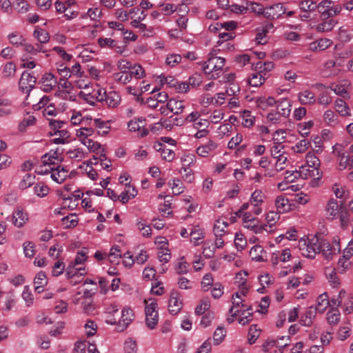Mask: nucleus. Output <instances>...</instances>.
<instances>
[{
  "label": "nucleus",
  "instance_id": "9d476101",
  "mask_svg": "<svg viewBox=\"0 0 353 353\" xmlns=\"http://www.w3.org/2000/svg\"><path fill=\"white\" fill-rule=\"evenodd\" d=\"M341 208L338 201L334 199H330L325 206V216L327 220L333 221L337 219L340 214Z\"/></svg>",
  "mask_w": 353,
  "mask_h": 353
},
{
  "label": "nucleus",
  "instance_id": "c9c22d12",
  "mask_svg": "<svg viewBox=\"0 0 353 353\" xmlns=\"http://www.w3.org/2000/svg\"><path fill=\"white\" fill-rule=\"evenodd\" d=\"M91 125L94 127L100 130H101V134H107L110 128V123L108 121H103L101 119H94L91 121Z\"/></svg>",
  "mask_w": 353,
  "mask_h": 353
},
{
  "label": "nucleus",
  "instance_id": "0e129e2a",
  "mask_svg": "<svg viewBox=\"0 0 353 353\" xmlns=\"http://www.w3.org/2000/svg\"><path fill=\"white\" fill-rule=\"evenodd\" d=\"M124 351L125 353H137V345L136 341L132 339H128L124 343Z\"/></svg>",
  "mask_w": 353,
  "mask_h": 353
},
{
  "label": "nucleus",
  "instance_id": "423d86ee",
  "mask_svg": "<svg viewBox=\"0 0 353 353\" xmlns=\"http://www.w3.org/2000/svg\"><path fill=\"white\" fill-rule=\"evenodd\" d=\"M36 81L37 78L34 75L30 72L24 71L22 72L19 81V90L25 94H29L34 88Z\"/></svg>",
  "mask_w": 353,
  "mask_h": 353
},
{
  "label": "nucleus",
  "instance_id": "e433bc0d",
  "mask_svg": "<svg viewBox=\"0 0 353 353\" xmlns=\"http://www.w3.org/2000/svg\"><path fill=\"white\" fill-rule=\"evenodd\" d=\"M319 243L321 246L320 252H321L323 255L327 259H332V255L336 254V253L334 252L332 245L329 242L323 241Z\"/></svg>",
  "mask_w": 353,
  "mask_h": 353
},
{
  "label": "nucleus",
  "instance_id": "6ab92c4d",
  "mask_svg": "<svg viewBox=\"0 0 353 353\" xmlns=\"http://www.w3.org/2000/svg\"><path fill=\"white\" fill-rule=\"evenodd\" d=\"M51 136H58L52 139V142L55 144H65L69 141L70 133L65 129L62 128L59 131L50 132Z\"/></svg>",
  "mask_w": 353,
  "mask_h": 353
},
{
  "label": "nucleus",
  "instance_id": "5701e85b",
  "mask_svg": "<svg viewBox=\"0 0 353 353\" xmlns=\"http://www.w3.org/2000/svg\"><path fill=\"white\" fill-rule=\"evenodd\" d=\"M275 205L279 213H285L291 209L290 201L283 196H278L276 197Z\"/></svg>",
  "mask_w": 353,
  "mask_h": 353
},
{
  "label": "nucleus",
  "instance_id": "c756f323",
  "mask_svg": "<svg viewBox=\"0 0 353 353\" xmlns=\"http://www.w3.org/2000/svg\"><path fill=\"white\" fill-rule=\"evenodd\" d=\"M27 214L23 210H17L13 213L12 221L15 226L18 228L22 227L28 220Z\"/></svg>",
  "mask_w": 353,
  "mask_h": 353
},
{
  "label": "nucleus",
  "instance_id": "13d9d810",
  "mask_svg": "<svg viewBox=\"0 0 353 353\" xmlns=\"http://www.w3.org/2000/svg\"><path fill=\"white\" fill-rule=\"evenodd\" d=\"M56 161H61V159L59 157H52V152L44 154L41 157V162L44 166L48 165L49 168H52V165H54L56 163Z\"/></svg>",
  "mask_w": 353,
  "mask_h": 353
},
{
  "label": "nucleus",
  "instance_id": "72a5a7b5",
  "mask_svg": "<svg viewBox=\"0 0 353 353\" xmlns=\"http://www.w3.org/2000/svg\"><path fill=\"white\" fill-rule=\"evenodd\" d=\"M128 72L130 74L131 80L133 77L136 79H140L145 76L144 69L139 64L132 65Z\"/></svg>",
  "mask_w": 353,
  "mask_h": 353
},
{
  "label": "nucleus",
  "instance_id": "4c0bfd02",
  "mask_svg": "<svg viewBox=\"0 0 353 353\" xmlns=\"http://www.w3.org/2000/svg\"><path fill=\"white\" fill-rule=\"evenodd\" d=\"M299 8L305 12H311L319 10V4L313 0H303L299 3Z\"/></svg>",
  "mask_w": 353,
  "mask_h": 353
},
{
  "label": "nucleus",
  "instance_id": "cd10ccee",
  "mask_svg": "<svg viewBox=\"0 0 353 353\" xmlns=\"http://www.w3.org/2000/svg\"><path fill=\"white\" fill-rule=\"evenodd\" d=\"M317 310L313 307H309L305 312L304 316L301 320L303 325L305 326H310L314 319Z\"/></svg>",
  "mask_w": 353,
  "mask_h": 353
},
{
  "label": "nucleus",
  "instance_id": "69168bd1",
  "mask_svg": "<svg viewBox=\"0 0 353 353\" xmlns=\"http://www.w3.org/2000/svg\"><path fill=\"white\" fill-rule=\"evenodd\" d=\"M241 123L244 127L250 128L254 124V118L250 115V111H243L241 114Z\"/></svg>",
  "mask_w": 353,
  "mask_h": 353
},
{
  "label": "nucleus",
  "instance_id": "bb28decb",
  "mask_svg": "<svg viewBox=\"0 0 353 353\" xmlns=\"http://www.w3.org/2000/svg\"><path fill=\"white\" fill-rule=\"evenodd\" d=\"M8 39L10 43L15 47L23 46L26 40L22 34L17 32L10 33Z\"/></svg>",
  "mask_w": 353,
  "mask_h": 353
},
{
  "label": "nucleus",
  "instance_id": "603ef678",
  "mask_svg": "<svg viewBox=\"0 0 353 353\" xmlns=\"http://www.w3.org/2000/svg\"><path fill=\"white\" fill-rule=\"evenodd\" d=\"M69 158L74 161H81L85 157V152L82 148H74L68 151Z\"/></svg>",
  "mask_w": 353,
  "mask_h": 353
},
{
  "label": "nucleus",
  "instance_id": "f3484780",
  "mask_svg": "<svg viewBox=\"0 0 353 353\" xmlns=\"http://www.w3.org/2000/svg\"><path fill=\"white\" fill-rule=\"evenodd\" d=\"M134 314L132 310L129 307H125L121 312V317L119 321V326L121 330H125L132 321Z\"/></svg>",
  "mask_w": 353,
  "mask_h": 353
},
{
  "label": "nucleus",
  "instance_id": "1a4fd4ad",
  "mask_svg": "<svg viewBox=\"0 0 353 353\" xmlns=\"http://www.w3.org/2000/svg\"><path fill=\"white\" fill-rule=\"evenodd\" d=\"M286 12V8L281 3L265 7V17L269 19H276Z\"/></svg>",
  "mask_w": 353,
  "mask_h": 353
},
{
  "label": "nucleus",
  "instance_id": "58836bf2",
  "mask_svg": "<svg viewBox=\"0 0 353 353\" xmlns=\"http://www.w3.org/2000/svg\"><path fill=\"white\" fill-rule=\"evenodd\" d=\"M159 148L157 150L161 152V157L163 159L170 162L174 159V152L172 150L167 148L161 144H159Z\"/></svg>",
  "mask_w": 353,
  "mask_h": 353
},
{
  "label": "nucleus",
  "instance_id": "a878e982",
  "mask_svg": "<svg viewBox=\"0 0 353 353\" xmlns=\"http://www.w3.org/2000/svg\"><path fill=\"white\" fill-rule=\"evenodd\" d=\"M243 227L250 230L256 234H261L263 231L270 232V230H268V226L266 225H259L257 220L245 222L243 223Z\"/></svg>",
  "mask_w": 353,
  "mask_h": 353
},
{
  "label": "nucleus",
  "instance_id": "3c124183",
  "mask_svg": "<svg viewBox=\"0 0 353 353\" xmlns=\"http://www.w3.org/2000/svg\"><path fill=\"white\" fill-rule=\"evenodd\" d=\"M191 241L194 243V245H199V240L204 238L203 231L198 227L194 228L190 234Z\"/></svg>",
  "mask_w": 353,
  "mask_h": 353
},
{
  "label": "nucleus",
  "instance_id": "ea45409f",
  "mask_svg": "<svg viewBox=\"0 0 353 353\" xmlns=\"http://www.w3.org/2000/svg\"><path fill=\"white\" fill-rule=\"evenodd\" d=\"M216 248L211 241H206L203 245V254L206 259H211L214 256Z\"/></svg>",
  "mask_w": 353,
  "mask_h": 353
},
{
  "label": "nucleus",
  "instance_id": "f704fd0d",
  "mask_svg": "<svg viewBox=\"0 0 353 353\" xmlns=\"http://www.w3.org/2000/svg\"><path fill=\"white\" fill-rule=\"evenodd\" d=\"M184 108L183 102L182 101H176L174 99L168 101V108H170V112H173L174 114H181Z\"/></svg>",
  "mask_w": 353,
  "mask_h": 353
},
{
  "label": "nucleus",
  "instance_id": "b1692460",
  "mask_svg": "<svg viewBox=\"0 0 353 353\" xmlns=\"http://www.w3.org/2000/svg\"><path fill=\"white\" fill-rule=\"evenodd\" d=\"M228 227V223L223 219H217L213 228V232L214 236H225L228 232L226 228Z\"/></svg>",
  "mask_w": 353,
  "mask_h": 353
},
{
  "label": "nucleus",
  "instance_id": "393cba45",
  "mask_svg": "<svg viewBox=\"0 0 353 353\" xmlns=\"http://www.w3.org/2000/svg\"><path fill=\"white\" fill-rule=\"evenodd\" d=\"M121 101L119 94L116 92H109L106 93L105 99L103 103L110 108H115L119 105Z\"/></svg>",
  "mask_w": 353,
  "mask_h": 353
},
{
  "label": "nucleus",
  "instance_id": "9b49d317",
  "mask_svg": "<svg viewBox=\"0 0 353 353\" xmlns=\"http://www.w3.org/2000/svg\"><path fill=\"white\" fill-rule=\"evenodd\" d=\"M290 341L289 336H283L279 338L277 340H268L263 345V350L265 352H268L274 347H279L283 349L288 345V341Z\"/></svg>",
  "mask_w": 353,
  "mask_h": 353
},
{
  "label": "nucleus",
  "instance_id": "79ce46f5",
  "mask_svg": "<svg viewBox=\"0 0 353 353\" xmlns=\"http://www.w3.org/2000/svg\"><path fill=\"white\" fill-rule=\"evenodd\" d=\"M62 225L64 228H71L75 227L78 223V219L74 214H70L64 216L61 219Z\"/></svg>",
  "mask_w": 353,
  "mask_h": 353
},
{
  "label": "nucleus",
  "instance_id": "7ed1b4c3",
  "mask_svg": "<svg viewBox=\"0 0 353 353\" xmlns=\"http://www.w3.org/2000/svg\"><path fill=\"white\" fill-rule=\"evenodd\" d=\"M320 243L317 237L314 236L308 241H304L300 243L299 249L301 254L307 258L314 259L317 253L320 252Z\"/></svg>",
  "mask_w": 353,
  "mask_h": 353
},
{
  "label": "nucleus",
  "instance_id": "e2e57ef3",
  "mask_svg": "<svg viewBox=\"0 0 353 353\" xmlns=\"http://www.w3.org/2000/svg\"><path fill=\"white\" fill-rule=\"evenodd\" d=\"M280 213L274 211L269 212L265 216L268 227L271 228L280 219Z\"/></svg>",
  "mask_w": 353,
  "mask_h": 353
},
{
  "label": "nucleus",
  "instance_id": "7c9ffc66",
  "mask_svg": "<svg viewBox=\"0 0 353 353\" xmlns=\"http://www.w3.org/2000/svg\"><path fill=\"white\" fill-rule=\"evenodd\" d=\"M326 319L330 325H336L340 321L341 313L337 308H331L326 314Z\"/></svg>",
  "mask_w": 353,
  "mask_h": 353
},
{
  "label": "nucleus",
  "instance_id": "8fccbe9b",
  "mask_svg": "<svg viewBox=\"0 0 353 353\" xmlns=\"http://www.w3.org/2000/svg\"><path fill=\"white\" fill-rule=\"evenodd\" d=\"M244 300L243 299V297L241 298H236V295L234 294L232 296V304L233 306L230 309V314L232 316H237L238 314L240 312L239 310H234L235 307H239L240 305L245 309H247V305H244L243 303Z\"/></svg>",
  "mask_w": 353,
  "mask_h": 353
},
{
  "label": "nucleus",
  "instance_id": "5fc2aeb1",
  "mask_svg": "<svg viewBox=\"0 0 353 353\" xmlns=\"http://www.w3.org/2000/svg\"><path fill=\"white\" fill-rule=\"evenodd\" d=\"M336 21L334 19L325 21L316 26V30L319 32H328L332 30L335 26Z\"/></svg>",
  "mask_w": 353,
  "mask_h": 353
},
{
  "label": "nucleus",
  "instance_id": "bf43d9fd",
  "mask_svg": "<svg viewBox=\"0 0 353 353\" xmlns=\"http://www.w3.org/2000/svg\"><path fill=\"white\" fill-rule=\"evenodd\" d=\"M23 253L26 257L32 258L36 253L34 244L32 241H26L23 243Z\"/></svg>",
  "mask_w": 353,
  "mask_h": 353
},
{
  "label": "nucleus",
  "instance_id": "aec40b11",
  "mask_svg": "<svg viewBox=\"0 0 353 353\" xmlns=\"http://www.w3.org/2000/svg\"><path fill=\"white\" fill-rule=\"evenodd\" d=\"M276 111L282 115L283 118H287L291 112V104L288 99H283L277 101Z\"/></svg>",
  "mask_w": 353,
  "mask_h": 353
},
{
  "label": "nucleus",
  "instance_id": "412c9836",
  "mask_svg": "<svg viewBox=\"0 0 353 353\" xmlns=\"http://www.w3.org/2000/svg\"><path fill=\"white\" fill-rule=\"evenodd\" d=\"M335 110L341 117H350L351 110L345 101L341 99H337L334 102Z\"/></svg>",
  "mask_w": 353,
  "mask_h": 353
},
{
  "label": "nucleus",
  "instance_id": "680f3d73",
  "mask_svg": "<svg viewBox=\"0 0 353 353\" xmlns=\"http://www.w3.org/2000/svg\"><path fill=\"white\" fill-rule=\"evenodd\" d=\"M225 330L223 327H218L214 332L213 340L215 345H219L225 336Z\"/></svg>",
  "mask_w": 353,
  "mask_h": 353
},
{
  "label": "nucleus",
  "instance_id": "ddd939ff",
  "mask_svg": "<svg viewBox=\"0 0 353 353\" xmlns=\"http://www.w3.org/2000/svg\"><path fill=\"white\" fill-rule=\"evenodd\" d=\"M299 173L301 178L303 179L312 177L314 179H320L322 177V173L320 172V170L311 168L305 164L299 167Z\"/></svg>",
  "mask_w": 353,
  "mask_h": 353
},
{
  "label": "nucleus",
  "instance_id": "2eb2a0df",
  "mask_svg": "<svg viewBox=\"0 0 353 353\" xmlns=\"http://www.w3.org/2000/svg\"><path fill=\"white\" fill-rule=\"evenodd\" d=\"M217 148V144L212 140H209L205 143L199 146L196 148V154L202 157H208Z\"/></svg>",
  "mask_w": 353,
  "mask_h": 353
},
{
  "label": "nucleus",
  "instance_id": "a19ab883",
  "mask_svg": "<svg viewBox=\"0 0 353 353\" xmlns=\"http://www.w3.org/2000/svg\"><path fill=\"white\" fill-rule=\"evenodd\" d=\"M306 163L305 165L307 167H310L311 168L319 170L321 165V161L319 158L313 153L308 152L305 157Z\"/></svg>",
  "mask_w": 353,
  "mask_h": 353
},
{
  "label": "nucleus",
  "instance_id": "c85d7f7f",
  "mask_svg": "<svg viewBox=\"0 0 353 353\" xmlns=\"http://www.w3.org/2000/svg\"><path fill=\"white\" fill-rule=\"evenodd\" d=\"M299 100L303 105L312 104L315 102V96L312 91L306 90L299 93Z\"/></svg>",
  "mask_w": 353,
  "mask_h": 353
},
{
  "label": "nucleus",
  "instance_id": "774afa93",
  "mask_svg": "<svg viewBox=\"0 0 353 353\" xmlns=\"http://www.w3.org/2000/svg\"><path fill=\"white\" fill-rule=\"evenodd\" d=\"M310 145V142L307 139H303L299 141L293 147V150L296 153L305 152Z\"/></svg>",
  "mask_w": 353,
  "mask_h": 353
},
{
  "label": "nucleus",
  "instance_id": "473e14b6",
  "mask_svg": "<svg viewBox=\"0 0 353 353\" xmlns=\"http://www.w3.org/2000/svg\"><path fill=\"white\" fill-rule=\"evenodd\" d=\"M338 156V162H339V168L340 170H343L345 169L350 170V163H349V154H347L345 151H337L336 152Z\"/></svg>",
  "mask_w": 353,
  "mask_h": 353
},
{
  "label": "nucleus",
  "instance_id": "09e8293b",
  "mask_svg": "<svg viewBox=\"0 0 353 353\" xmlns=\"http://www.w3.org/2000/svg\"><path fill=\"white\" fill-rule=\"evenodd\" d=\"M35 182V176L31 174H26L19 184L21 190L27 189Z\"/></svg>",
  "mask_w": 353,
  "mask_h": 353
},
{
  "label": "nucleus",
  "instance_id": "a18cd8bd",
  "mask_svg": "<svg viewBox=\"0 0 353 353\" xmlns=\"http://www.w3.org/2000/svg\"><path fill=\"white\" fill-rule=\"evenodd\" d=\"M168 184L172 189L174 194L179 195L184 191V187L183 186L182 182L178 178H174L169 181Z\"/></svg>",
  "mask_w": 353,
  "mask_h": 353
},
{
  "label": "nucleus",
  "instance_id": "dca6fc26",
  "mask_svg": "<svg viewBox=\"0 0 353 353\" xmlns=\"http://www.w3.org/2000/svg\"><path fill=\"white\" fill-rule=\"evenodd\" d=\"M41 88L46 92H50L57 84V80L51 73H46L39 81Z\"/></svg>",
  "mask_w": 353,
  "mask_h": 353
},
{
  "label": "nucleus",
  "instance_id": "6e6552de",
  "mask_svg": "<svg viewBox=\"0 0 353 353\" xmlns=\"http://www.w3.org/2000/svg\"><path fill=\"white\" fill-rule=\"evenodd\" d=\"M265 198V194L261 190H255L252 193L250 201L254 215H259L262 212L261 205L263 203Z\"/></svg>",
  "mask_w": 353,
  "mask_h": 353
},
{
  "label": "nucleus",
  "instance_id": "2f4dec72",
  "mask_svg": "<svg viewBox=\"0 0 353 353\" xmlns=\"http://www.w3.org/2000/svg\"><path fill=\"white\" fill-rule=\"evenodd\" d=\"M330 305L328 296L327 293H323L320 294L317 298V304L314 307L318 312L323 313L325 311Z\"/></svg>",
  "mask_w": 353,
  "mask_h": 353
},
{
  "label": "nucleus",
  "instance_id": "37998d69",
  "mask_svg": "<svg viewBox=\"0 0 353 353\" xmlns=\"http://www.w3.org/2000/svg\"><path fill=\"white\" fill-rule=\"evenodd\" d=\"M33 34L34 37L41 43H46L50 40V35L48 32L43 29L36 28L34 31Z\"/></svg>",
  "mask_w": 353,
  "mask_h": 353
},
{
  "label": "nucleus",
  "instance_id": "f8f14e48",
  "mask_svg": "<svg viewBox=\"0 0 353 353\" xmlns=\"http://www.w3.org/2000/svg\"><path fill=\"white\" fill-rule=\"evenodd\" d=\"M179 294L176 291H172L170 294L168 303V310L170 314H176L182 307V302L179 299Z\"/></svg>",
  "mask_w": 353,
  "mask_h": 353
},
{
  "label": "nucleus",
  "instance_id": "052dcab7",
  "mask_svg": "<svg viewBox=\"0 0 353 353\" xmlns=\"http://www.w3.org/2000/svg\"><path fill=\"white\" fill-rule=\"evenodd\" d=\"M259 337V330L257 329V325L256 324L252 325L250 327L248 332V343L252 345L254 344L256 339Z\"/></svg>",
  "mask_w": 353,
  "mask_h": 353
},
{
  "label": "nucleus",
  "instance_id": "c03bdc74",
  "mask_svg": "<svg viewBox=\"0 0 353 353\" xmlns=\"http://www.w3.org/2000/svg\"><path fill=\"white\" fill-rule=\"evenodd\" d=\"M113 79L119 83L127 84L131 81L128 72H115L112 75Z\"/></svg>",
  "mask_w": 353,
  "mask_h": 353
},
{
  "label": "nucleus",
  "instance_id": "4be33fe9",
  "mask_svg": "<svg viewBox=\"0 0 353 353\" xmlns=\"http://www.w3.org/2000/svg\"><path fill=\"white\" fill-rule=\"evenodd\" d=\"M265 73L263 74L259 70L255 69V72L252 73L251 77L248 79V83L250 85L257 88L265 82Z\"/></svg>",
  "mask_w": 353,
  "mask_h": 353
},
{
  "label": "nucleus",
  "instance_id": "20e7f679",
  "mask_svg": "<svg viewBox=\"0 0 353 353\" xmlns=\"http://www.w3.org/2000/svg\"><path fill=\"white\" fill-rule=\"evenodd\" d=\"M50 173L51 179L57 183H63L68 176V170L61 165H58L56 168H50L41 170L38 174H43Z\"/></svg>",
  "mask_w": 353,
  "mask_h": 353
},
{
  "label": "nucleus",
  "instance_id": "49530a36",
  "mask_svg": "<svg viewBox=\"0 0 353 353\" xmlns=\"http://www.w3.org/2000/svg\"><path fill=\"white\" fill-rule=\"evenodd\" d=\"M250 310H252L250 307L245 309L243 311H240L238 314L239 315V323L240 324L245 325L252 321V313L249 312Z\"/></svg>",
  "mask_w": 353,
  "mask_h": 353
},
{
  "label": "nucleus",
  "instance_id": "0eeeda50",
  "mask_svg": "<svg viewBox=\"0 0 353 353\" xmlns=\"http://www.w3.org/2000/svg\"><path fill=\"white\" fill-rule=\"evenodd\" d=\"M145 121L143 117H135L128 122V129L130 132H137L139 137H144L149 133V130L145 128Z\"/></svg>",
  "mask_w": 353,
  "mask_h": 353
},
{
  "label": "nucleus",
  "instance_id": "338daca9",
  "mask_svg": "<svg viewBox=\"0 0 353 353\" xmlns=\"http://www.w3.org/2000/svg\"><path fill=\"white\" fill-rule=\"evenodd\" d=\"M210 307V301L208 299H202L200 304L195 308V312L198 315L203 314Z\"/></svg>",
  "mask_w": 353,
  "mask_h": 353
},
{
  "label": "nucleus",
  "instance_id": "4468645a",
  "mask_svg": "<svg viewBox=\"0 0 353 353\" xmlns=\"http://www.w3.org/2000/svg\"><path fill=\"white\" fill-rule=\"evenodd\" d=\"M333 42L331 39L327 38H321L309 44V49L312 52L323 51L327 49L332 45Z\"/></svg>",
  "mask_w": 353,
  "mask_h": 353
},
{
  "label": "nucleus",
  "instance_id": "f257e3e1",
  "mask_svg": "<svg viewBox=\"0 0 353 353\" xmlns=\"http://www.w3.org/2000/svg\"><path fill=\"white\" fill-rule=\"evenodd\" d=\"M225 60L221 57H212L203 65V71L205 74L210 75V79H216L222 74L223 68Z\"/></svg>",
  "mask_w": 353,
  "mask_h": 353
},
{
  "label": "nucleus",
  "instance_id": "a211bd4d",
  "mask_svg": "<svg viewBox=\"0 0 353 353\" xmlns=\"http://www.w3.org/2000/svg\"><path fill=\"white\" fill-rule=\"evenodd\" d=\"M118 42L114 40V39H112L111 38H103V37H100L98 39V45L102 48H110V49H114V50L117 52V53H122V49L121 47L118 46Z\"/></svg>",
  "mask_w": 353,
  "mask_h": 353
},
{
  "label": "nucleus",
  "instance_id": "de8ad7c7",
  "mask_svg": "<svg viewBox=\"0 0 353 353\" xmlns=\"http://www.w3.org/2000/svg\"><path fill=\"white\" fill-rule=\"evenodd\" d=\"M16 65L13 62L6 63L3 68L2 75L3 78H10L14 76Z\"/></svg>",
  "mask_w": 353,
  "mask_h": 353
},
{
  "label": "nucleus",
  "instance_id": "864d4df0",
  "mask_svg": "<svg viewBox=\"0 0 353 353\" xmlns=\"http://www.w3.org/2000/svg\"><path fill=\"white\" fill-rule=\"evenodd\" d=\"M263 252V249L261 245H254L250 251V256L254 261H263L262 256Z\"/></svg>",
  "mask_w": 353,
  "mask_h": 353
},
{
  "label": "nucleus",
  "instance_id": "39448f33",
  "mask_svg": "<svg viewBox=\"0 0 353 353\" xmlns=\"http://www.w3.org/2000/svg\"><path fill=\"white\" fill-rule=\"evenodd\" d=\"M157 307V303L152 301L145 307V323L150 329H154L159 321Z\"/></svg>",
  "mask_w": 353,
  "mask_h": 353
},
{
  "label": "nucleus",
  "instance_id": "6e6d98bb",
  "mask_svg": "<svg viewBox=\"0 0 353 353\" xmlns=\"http://www.w3.org/2000/svg\"><path fill=\"white\" fill-rule=\"evenodd\" d=\"M323 119L325 123L330 126L336 125L338 123L337 116L331 110H327L324 112Z\"/></svg>",
  "mask_w": 353,
  "mask_h": 353
},
{
  "label": "nucleus",
  "instance_id": "f03ea898",
  "mask_svg": "<svg viewBox=\"0 0 353 353\" xmlns=\"http://www.w3.org/2000/svg\"><path fill=\"white\" fill-rule=\"evenodd\" d=\"M342 10L340 5H334L330 0H323L319 3V12L323 19L338 15Z\"/></svg>",
  "mask_w": 353,
  "mask_h": 353
},
{
  "label": "nucleus",
  "instance_id": "4d7b16f0",
  "mask_svg": "<svg viewBox=\"0 0 353 353\" xmlns=\"http://www.w3.org/2000/svg\"><path fill=\"white\" fill-rule=\"evenodd\" d=\"M34 193L37 196L43 198L48 194L49 188L43 183H38L34 186Z\"/></svg>",
  "mask_w": 353,
  "mask_h": 353
}]
</instances>
